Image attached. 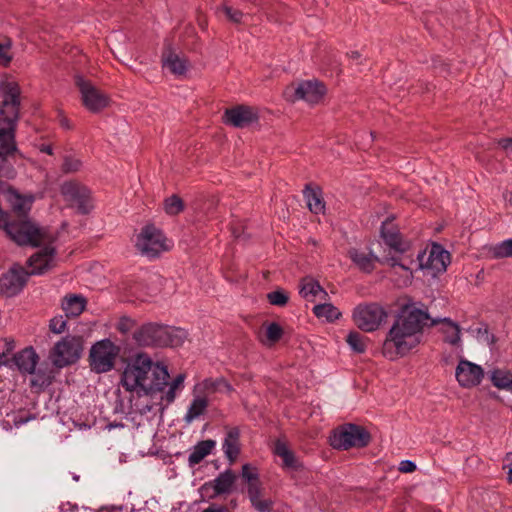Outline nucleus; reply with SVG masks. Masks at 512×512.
Masks as SVG:
<instances>
[{"label": "nucleus", "instance_id": "obj_1", "mask_svg": "<svg viewBox=\"0 0 512 512\" xmlns=\"http://www.w3.org/2000/svg\"><path fill=\"white\" fill-rule=\"evenodd\" d=\"M428 312L409 300L403 304L383 343V354L394 359L415 348L428 325Z\"/></svg>", "mask_w": 512, "mask_h": 512}, {"label": "nucleus", "instance_id": "obj_2", "mask_svg": "<svg viewBox=\"0 0 512 512\" xmlns=\"http://www.w3.org/2000/svg\"><path fill=\"white\" fill-rule=\"evenodd\" d=\"M168 379L166 366L153 362L145 353H139L126 365L121 383L127 391H136L139 397L143 395L157 399L158 394L167 387Z\"/></svg>", "mask_w": 512, "mask_h": 512}, {"label": "nucleus", "instance_id": "obj_3", "mask_svg": "<svg viewBox=\"0 0 512 512\" xmlns=\"http://www.w3.org/2000/svg\"><path fill=\"white\" fill-rule=\"evenodd\" d=\"M3 230L7 236L19 246L38 247L42 244H52L55 237L46 228L39 227L29 217L21 219L7 220L4 212L2 224Z\"/></svg>", "mask_w": 512, "mask_h": 512}, {"label": "nucleus", "instance_id": "obj_4", "mask_svg": "<svg viewBox=\"0 0 512 512\" xmlns=\"http://www.w3.org/2000/svg\"><path fill=\"white\" fill-rule=\"evenodd\" d=\"M187 337L185 330L157 323H147L137 329L133 338L140 346L178 347Z\"/></svg>", "mask_w": 512, "mask_h": 512}, {"label": "nucleus", "instance_id": "obj_5", "mask_svg": "<svg viewBox=\"0 0 512 512\" xmlns=\"http://www.w3.org/2000/svg\"><path fill=\"white\" fill-rule=\"evenodd\" d=\"M370 439V434L365 428L350 423L334 429L329 437L330 445L339 450L366 447Z\"/></svg>", "mask_w": 512, "mask_h": 512}, {"label": "nucleus", "instance_id": "obj_6", "mask_svg": "<svg viewBox=\"0 0 512 512\" xmlns=\"http://www.w3.org/2000/svg\"><path fill=\"white\" fill-rule=\"evenodd\" d=\"M83 350L79 336H66L58 341L50 351L49 358L57 368H63L78 361Z\"/></svg>", "mask_w": 512, "mask_h": 512}, {"label": "nucleus", "instance_id": "obj_7", "mask_svg": "<svg viewBox=\"0 0 512 512\" xmlns=\"http://www.w3.org/2000/svg\"><path fill=\"white\" fill-rule=\"evenodd\" d=\"M388 318L387 310L378 303L359 304L354 308L353 320L364 332L376 331Z\"/></svg>", "mask_w": 512, "mask_h": 512}, {"label": "nucleus", "instance_id": "obj_8", "mask_svg": "<svg viewBox=\"0 0 512 512\" xmlns=\"http://www.w3.org/2000/svg\"><path fill=\"white\" fill-rule=\"evenodd\" d=\"M119 353L118 347L109 339L96 342L90 349L89 361L92 371L104 373L114 367Z\"/></svg>", "mask_w": 512, "mask_h": 512}, {"label": "nucleus", "instance_id": "obj_9", "mask_svg": "<svg viewBox=\"0 0 512 512\" xmlns=\"http://www.w3.org/2000/svg\"><path fill=\"white\" fill-rule=\"evenodd\" d=\"M60 192L66 202L80 214H88L94 207L91 191L77 181H66Z\"/></svg>", "mask_w": 512, "mask_h": 512}, {"label": "nucleus", "instance_id": "obj_10", "mask_svg": "<svg viewBox=\"0 0 512 512\" xmlns=\"http://www.w3.org/2000/svg\"><path fill=\"white\" fill-rule=\"evenodd\" d=\"M136 247L142 255L149 258H155L160 253L169 250L165 236L153 225L142 228L137 236Z\"/></svg>", "mask_w": 512, "mask_h": 512}, {"label": "nucleus", "instance_id": "obj_11", "mask_svg": "<svg viewBox=\"0 0 512 512\" xmlns=\"http://www.w3.org/2000/svg\"><path fill=\"white\" fill-rule=\"evenodd\" d=\"M14 363L22 373L35 374L31 379V386L45 387L51 384V376L38 370L36 372V365L39 356L32 347H27L14 355Z\"/></svg>", "mask_w": 512, "mask_h": 512}, {"label": "nucleus", "instance_id": "obj_12", "mask_svg": "<svg viewBox=\"0 0 512 512\" xmlns=\"http://www.w3.org/2000/svg\"><path fill=\"white\" fill-rule=\"evenodd\" d=\"M75 84L81 93L83 105L91 112L97 113L108 106L109 99L95 85L84 77L77 75Z\"/></svg>", "mask_w": 512, "mask_h": 512}, {"label": "nucleus", "instance_id": "obj_13", "mask_svg": "<svg viewBox=\"0 0 512 512\" xmlns=\"http://www.w3.org/2000/svg\"><path fill=\"white\" fill-rule=\"evenodd\" d=\"M326 93L325 86L318 81H303L297 87L286 91V96L291 101L304 100L309 104L321 101Z\"/></svg>", "mask_w": 512, "mask_h": 512}, {"label": "nucleus", "instance_id": "obj_14", "mask_svg": "<svg viewBox=\"0 0 512 512\" xmlns=\"http://www.w3.org/2000/svg\"><path fill=\"white\" fill-rule=\"evenodd\" d=\"M0 120L16 122L20 105V89L16 83H7L2 89Z\"/></svg>", "mask_w": 512, "mask_h": 512}, {"label": "nucleus", "instance_id": "obj_15", "mask_svg": "<svg viewBox=\"0 0 512 512\" xmlns=\"http://www.w3.org/2000/svg\"><path fill=\"white\" fill-rule=\"evenodd\" d=\"M29 273L22 267L11 268L0 278V291L7 297L20 293L26 285Z\"/></svg>", "mask_w": 512, "mask_h": 512}, {"label": "nucleus", "instance_id": "obj_16", "mask_svg": "<svg viewBox=\"0 0 512 512\" xmlns=\"http://www.w3.org/2000/svg\"><path fill=\"white\" fill-rule=\"evenodd\" d=\"M45 247L32 256L27 261L29 275H41L52 269L55 264V249L51 244H43Z\"/></svg>", "mask_w": 512, "mask_h": 512}, {"label": "nucleus", "instance_id": "obj_17", "mask_svg": "<svg viewBox=\"0 0 512 512\" xmlns=\"http://www.w3.org/2000/svg\"><path fill=\"white\" fill-rule=\"evenodd\" d=\"M418 259L422 269H430L434 273H440L446 270L450 262V255L440 245L434 244L426 258L423 255L419 256Z\"/></svg>", "mask_w": 512, "mask_h": 512}, {"label": "nucleus", "instance_id": "obj_18", "mask_svg": "<svg viewBox=\"0 0 512 512\" xmlns=\"http://www.w3.org/2000/svg\"><path fill=\"white\" fill-rule=\"evenodd\" d=\"M455 375L462 387L469 388L480 384L484 372L479 365L467 360H460Z\"/></svg>", "mask_w": 512, "mask_h": 512}, {"label": "nucleus", "instance_id": "obj_19", "mask_svg": "<svg viewBox=\"0 0 512 512\" xmlns=\"http://www.w3.org/2000/svg\"><path fill=\"white\" fill-rule=\"evenodd\" d=\"M257 120V113L249 106L239 105L225 111V122L236 128L247 127Z\"/></svg>", "mask_w": 512, "mask_h": 512}, {"label": "nucleus", "instance_id": "obj_20", "mask_svg": "<svg viewBox=\"0 0 512 512\" xmlns=\"http://www.w3.org/2000/svg\"><path fill=\"white\" fill-rule=\"evenodd\" d=\"M17 151L15 142V122L0 120V158L5 160Z\"/></svg>", "mask_w": 512, "mask_h": 512}, {"label": "nucleus", "instance_id": "obj_21", "mask_svg": "<svg viewBox=\"0 0 512 512\" xmlns=\"http://www.w3.org/2000/svg\"><path fill=\"white\" fill-rule=\"evenodd\" d=\"M384 262L393 269L394 273L400 274V278L395 279L397 285L407 286L411 283L413 278V273L409 266L412 263L411 260L408 261L400 256H390L386 257Z\"/></svg>", "mask_w": 512, "mask_h": 512}, {"label": "nucleus", "instance_id": "obj_22", "mask_svg": "<svg viewBox=\"0 0 512 512\" xmlns=\"http://www.w3.org/2000/svg\"><path fill=\"white\" fill-rule=\"evenodd\" d=\"M8 202L10 203L13 212L16 214L17 219L28 217L34 202L32 195L23 196L14 189H9L7 192Z\"/></svg>", "mask_w": 512, "mask_h": 512}, {"label": "nucleus", "instance_id": "obj_23", "mask_svg": "<svg viewBox=\"0 0 512 512\" xmlns=\"http://www.w3.org/2000/svg\"><path fill=\"white\" fill-rule=\"evenodd\" d=\"M202 394L227 393L233 391L232 386L224 377L207 378L195 386V392Z\"/></svg>", "mask_w": 512, "mask_h": 512}, {"label": "nucleus", "instance_id": "obj_24", "mask_svg": "<svg viewBox=\"0 0 512 512\" xmlns=\"http://www.w3.org/2000/svg\"><path fill=\"white\" fill-rule=\"evenodd\" d=\"M247 494L251 506L258 512H273L274 502L271 498L264 497L263 487H257L255 484L247 487Z\"/></svg>", "mask_w": 512, "mask_h": 512}, {"label": "nucleus", "instance_id": "obj_25", "mask_svg": "<svg viewBox=\"0 0 512 512\" xmlns=\"http://www.w3.org/2000/svg\"><path fill=\"white\" fill-rule=\"evenodd\" d=\"M222 449L229 462L234 463L240 454V431L237 427L228 429Z\"/></svg>", "mask_w": 512, "mask_h": 512}, {"label": "nucleus", "instance_id": "obj_26", "mask_svg": "<svg viewBox=\"0 0 512 512\" xmlns=\"http://www.w3.org/2000/svg\"><path fill=\"white\" fill-rule=\"evenodd\" d=\"M87 305V300L79 294H68L61 301V308L65 312L66 317H77Z\"/></svg>", "mask_w": 512, "mask_h": 512}, {"label": "nucleus", "instance_id": "obj_27", "mask_svg": "<svg viewBox=\"0 0 512 512\" xmlns=\"http://www.w3.org/2000/svg\"><path fill=\"white\" fill-rule=\"evenodd\" d=\"M299 293L308 301H314L318 296H320V299H325L328 295L320 284L311 277L302 279Z\"/></svg>", "mask_w": 512, "mask_h": 512}, {"label": "nucleus", "instance_id": "obj_28", "mask_svg": "<svg viewBox=\"0 0 512 512\" xmlns=\"http://www.w3.org/2000/svg\"><path fill=\"white\" fill-rule=\"evenodd\" d=\"M303 195L306 200L307 207L312 213L320 214L324 212L325 202L319 188H312L310 185H306Z\"/></svg>", "mask_w": 512, "mask_h": 512}, {"label": "nucleus", "instance_id": "obj_29", "mask_svg": "<svg viewBox=\"0 0 512 512\" xmlns=\"http://www.w3.org/2000/svg\"><path fill=\"white\" fill-rule=\"evenodd\" d=\"M274 453L282 459L284 468L295 471L302 468V464L284 442L280 440L276 441Z\"/></svg>", "mask_w": 512, "mask_h": 512}, {"label": "nucleus", "instance_id": "obj_30", "mask_svg": "<svg viewBox=\"0 0 512 512\" xmlns=\"http://www.w3.org/2000/svg\"><path fill=\"white\" fill-rule=\"evenodd\" d=\"M216 442L212 439H207L198 442L192 449L188 462L190 466H194L199 464L206 456H208L213 448L215 447Z\"/></svg>", "mask_w": 512, "mask_h": 512}, {"label": "nucleus", "instance_id": "obj_31", "mask_svg": "<svg viewBox=\"0 0 512 512\" xmlns=\"http://www.w3.org/2000/svg\"><path fill=\"white\" fill-rule=\"evenodd\" d=\"M236 480V475L231 470L220 473L210 485L214 489L215 495L227 494L231 491Z\"/></svg>", "mask_w": 512, "mask_h": 512}, {"label": "nucleus", "instance_id": "obj_32", "mask_svg": "<svg viewBox=\"0 0 512 512\" xmlns=\"http://www.w3.org/2000/svg\"><path fill=\"white\" fill-rule=\"evenodd\" d=\"M163 66L167 67L173 74L183 75L187 70L186 59L180 58L179 55L168 51L162 57Z\"/></svg>", "mask_w": 512, "mask_h": 512}, {"label": "nucleus", "instance_id": "obj_33", "mask_svg": "<svg viewBox=\"0 0 512 512\" xmlns=\"http://www.w3.org/2000/svg\"><path fill=\"white\" fill-rule=\"evenodd\" d=\"M440 322L443 324L442 332L444 334V341L453 346H458L461 342V330L459 325L449 318H444L440 320Z\"/></svg>", "mask_w": 512, "mask_h": 512}, {"label": "nucleus", "instance_id": "obj_34", "mask_svg": "<svg viewBox=\"0 0 512 512\" xmlns=\"http://www.w3.org/2000/svg\"><path fill=\"white\" fill-rule=\"evenodd\" d=\"M207 407H208L207 398L202 395H196L193 398V400L187 410V413L184 417L185 421L187 423H191L196 418L201 416L206 411Z\"/></svg>", "mask_w": 512, "mask_h": 512}, {"label": "nucleus", "instance_id": "obj_35", "mask_svg": "<svg viewBox=\"0 0 512 512\" xmlns=\"http://www.w3.org/2000/svg\"><path fill=\"white\" fill-rule=\"evenodd\" d=\"M492 384L498 389L512 392V373L506 369H494L490 373Z\"/></svg>", "mask_w": 512, "mask_h": 512}, {"label": "nucleus", "instance_id": "obj_36", "mask_svg": "<svg viewBox=\"0 0 512 512\" xmlns=\"http://www.w3.org/2000/svg\"><path fill=\"white\" fill-rule=\"evenodd\" d=\"M349 257L361 271L365 273H370L373 271L374 259L371 255H368L357 249H351L349 251Z\"/></svg>", "mask_w": 512, "mask_h": 512}, {"label": "nucleus", "instance_id": "obj_37", "mask_svg": "<svg viewBox=\"0 0 512 512\" xmlns=\"http://www.w3.org/2000/svg\"><path fill=\"white\" fill-rule=\"evenodd\" d=\"M184 379L185 375L179 374L172 380L171 383H168V390L165 392L163 390L162 393L158 394L157 400H159V402L157 404H161L163 401H165L167 405L172 403L175 400L176 391L182 388Z\"/></svg>", "mask_w": 512, "mask_h": 512}, {"label": "nucleus", "instance_id": "obj_38", "mask_svg": "<svg viewBox=\"0 0 512 512\" xmlns=\"http://www.w3.org/2000/svg\"><path fill=\"white\" fill-rule=\"evenodd\" d=\"M313 313L318 318H325L327 321L332 322L341 316L338 308L330 303H322L313 307Z\"/></svg>", "mask_w": 512, "mask_h": 512}, {"label": "nucleus", "instance_id": "obj_39", "mask_svg": "<svg viewBox=\"0 0 512 512\" xmlns=\"http://www.w3.org/2000/svg\"><path fill=\"white\" fill-rule=\"evenodd\" d=\"M390 224L384 223L381 229L382 237L385 243L396 251L404 252L405 248L402 246L400 234L388 228Z\"/></svg>", "mask_w": 512, "mask_h": 512}, {"label": "nucleus", "instance_id": "obj_40", "mask_svg": "<svg viewBox=\"0 0 512 512\" xmlns=\"http://www.w3.org/2000/svg\"><path fill=\"white\" fill-rule=\"evenodd\" d=\"M349 347L356 353H364L367 347L366 337L357 331H351L346 338Z\"/></svg>", "mask_w": 512, "mask_h": 512}, {"label": "nucleus", "instance_id": "obj_41", "mask_svg": "<svg viewBox=\"0 0 512 512\" xmlns=\"http://www.w3.org/2000/svg\"><path fill=\"white\" fill-rule=\"evenodd\" d=\"M82 161L74 154H65L63 156V163L61 171L65 174L76 173L82 168Z\"/></svg>", "mask_w": 512, "mask_h": 512}, {"label": "nucleus", "instance_id": "obj_42", "mask_svg": "<svg viewBox=\"0 0 512 512\" xmlns=\"http://www.w3.org/2000/svg\"><path fill=\"white\" fill-rule=\"evenodd\" d=\"M282 336L283 329L281 326L276 322H272L266 326L265 339H262L261 341L265 345H273L278 342Z\"/></svg>", "mask_w": 512, "mask_h": 512}, {"label": "nucleus", "instance_id": "obj_43", "mask_svg": "<svg viewBox=\"0 0 512 512\" xmlns=\"http://www.w3.org/2000/svg\"><path fill=\"white\" fill-rule=\"evenodd\" d=\"M12 41L9 38L0 39V66H8L13 59Z\"/></svg>", "mask_w": 512, "mask_h": 512}, {"label": "nucleus", "instance_id": "obj_44", "mask_svg": "<svg viewBox=\"0 0 512 512\" xmlns=\"http://www.w3.org/2000/svg\"><path fill=\"white\" fill-rule=\"evenodd\" d=\"M241 476L243 480L247 482L248 487H251L253 484H255L258 488L262 487L256 468L251 467L249 464H244L242 466Z\"/></svg>", "mask_w": 512, "mask_h": 512}, {"label": "nucleus", "instance_id": "obj_45", "mask_svg": "<svg viewBox=\"0 0 512 512\" xmlns=\"http://www.w3.org/2000/svg\"><path fill=\"white\" fill-rule=\"evenodd\" d=\"M165 211L170 215H177L184 209L183 201L177 195H172L165 200Z\"/></svg>", "mask_w": 512, "mask_h": 512}, {"label": "nucleus", "instance_id": "obj_46", "mask_svg": "<svg viewBox=\"0 0 512 512\" xmlns=\"http://www.w3.org/2000/svg\"><path fill=\"white\" fill-rule=\"evenodd\" d=\"M493 255L496 258H506L512 256V238L502 241L497 244L493 250Z\"/></svg>", "mask_w": 512, "mask_h": 512}, {"label": "nucleus", "instance_id": "obj_47", "mask_svg": "<svg viewBox=\"0 0 512 512\" xmlns=\"http://www.w3.org/2000/svg\"><path fill=\"white\" fill-rule=\"evenodd\" d=\"M270 304L275 306H285L289 300L288 295L283 290H275L267 294Z\"/></svg>", "mask_w": 512, "mask_h": 512}, {"label": "nucleus", "instance_id": "obj_48", "mask_svg": "<svg viewBox=\"0 0 512 512\" xmlns=\"http://www.w3.org/2000/svg\"><path fill=\"white\" fill-rule=\"evenodd\" d=\"M66 319L62 315L53 317L49 322V329L55 334H61L66 329Z\"/></svg>", "mask_w": 512, "mask_h": 512}, {"label": "nucleus", "instance_id": "obj_49", "mask_svg": "<svg viewBox=\"0 0 512 512\" xmlns=\"http://www.w3.org/2000/svg\"><path fill=\"white\" fill-rule=\"evenodd\" d=\"M221 9L231 22L235 24H239L242 22V18L244 15L242 11L234 9L228 5H223Z\"/></svg>", "mask_w": 512, "mask_h": 512}, {"label": "nucleus", "instance_id": "obj_50", "mask_svg": "<svg viewBox=\"0 0 512 512\" xmlns=\"http://www.w3.org/2000/svg\"><path fill=\"white\" fill-rule=\"evenodd\" d=\"M135 326V321L130 317L123 316L119 319L117 323V330L123 334L130 332Z\"/></svg>", "mask_w": 512, "mask_h": 512}, {"label": "nucleus", "instance_id": "obj_51", "mask_svg": "<svg viewBox=\"0 0 512 512\" xmlns=\"http://www.w3.org/2000/svg\"><path fill=\"white\" fill-rule=\"evenodd\" d=\"M416 468V464L410 460H403L399 464V471L402 473H412Z\"/></svg>", "mask_w": 512, "mask_h": 512}, {"label": "nucleus", "instance_id": "obj_52", "mask_svg": "<svg viewBox=\"0 0 512 512\" xmlns=\"http://www.w3.org/2000/svg\"><path fill=\"white\" fill-rule=\"evenodd\" d=\"M504 467L508 468V481L512 483V453L506 455Z\"/></svg>", "mask_w": 512, "mask_h": 512}, {"label": "nucleus", "instance_id": "obj_53", "mask_svg": "<svg viewBox=\"0 0 512 512\" xmlns=\"http://www.w3.org/2000/svg\"><path fill=\"white\" fill-rule=\"evenodd\" d=\"M499 145L507 153H512V138H504L499 140Z\"/></svg>", "mask_w": 512, "mask_h": 512}, {"label": "nucleus", "instance_id": "obj_54", "mask_svg": "<svg viewBox=\"0 0 512 512\" xmlns=\"http://www.w3.org/2000/svg\"><path fill=\"white\" fill-rule=\"evenodd\" d=\"M202 512H228V509L224 506L212 504Z\"/></svg>", "mask_w": 512, "mask_h": 512}, {"label": "nucleus", "instance_id": "obj_55", "mask_svg": "<svg viewBox=\"0 0 512 512\" xmlns=\"http://www.w3.org/2000/svg\"><path fill=\"white\" fill-rule=\"evenodd\" d=\"M135 298L139 301H142V302H145V301H148L149 298L151 297L150 294H146V293H142V292H138V287H135Z\"/></svg>", "mask_w": 512, "mask_h": 512}, {"label": "nucleus", "instance_id": "obj_56", "mask_svg": "<svg viewBox=\"0 0 512 512\" xmlns=\"http://www.w3.org/2000/svg\"><path fill=\"white\" fill-rule=\"evenodd\" d=\"M156 403H152V404H145V405H142L141 407H138L137 408V411L140 413V414H146L150 411H152L153 409V406L155 405Z\"/></svg>", "mask_w": 512, "mask_h": 512}, {"label": "nucleus", "instance_id": "obj_57", "mask_svg": "<svg viewBox=\"0 0 512 512\" xmlns=\"http://www.w3.org/2000/svg\"><path fill=\"white\" fill-rule=\"evenodd\" d=\"M60 125L64 129H71V127H72L70 121L66 117L60 118Z\"/></svg>", "mask_w": 512, "mask_h": 512}, {"label": "nucleus", "instance_id": "obj_58", "mask_svg": "<svg viewBox=\"0 0 512 512\" xmlns=\"http://www.w3.org/2000/svg\"><path fill=\"white\" fill-rule=\"evenodd\" d=\"M40 151L49 155L53 153V149L50 145H42Z\"/></svg>", "mask_w": 512, "mask_h": 512}, {"label": "nucleus", "instance_id": "obj_59", "mask_svg": "<svg viewBox=\"0 0 512 512\" xmlns=\"http://www.w3.org/2000/svg\"><path fill=\"white\" fill-rule=\"evenodd\" d=\"M28 420H29V418L17 417V418H15L14 423L16 426H19V425L25 424Z\"/></svg>", "mask_w": 512, "mask_h": 512}, {"label": "nucleus", "instance_id": "obj_60", "mask_svg": "<svg viewBox=\"0 0 512 512\" xmlns=\"http://www.w3.org/2000/svg\"><path fill=\"white\" fill-rule=\"evenodd\" d=\"M360 53L358 51H352L350 54H349V57L352 58V59H359L360 58Z\"/></svg>", "mask_w": 512, "mask_h": 512}, {"label": "nucleus", "instance_id": "obj_61", "mask_svg": "<svg viewBox=\"0 0 512 512\" xmlns=\"http://www.w3.org/2000/svg\"><path fill=\"white\" fill-rule=\"evenodd\" d=\"M4 220V211L0 208V223Z\"/></svg>", "mask_w": 512, "mask_h": 512}, {"label": "nucleus", "instance_id": "obj_62", "mask_svg": "<svg viewBox=\"0 0 512 512\" xmlns=\"http://www.w3.org/2000/svg\"><path fill=\"white\" fill-rule=\"evenodd\" d=\"M511 195H512V191H511Z\"/></svg>", "mask_w": 512, "mask_h": 512}]
</instances>
